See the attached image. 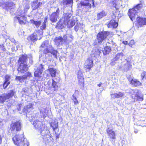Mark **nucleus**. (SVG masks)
I'll return each instance as SVG.
<instances>
[{
    "mask_svg": "<svg viewBox=\"0 0 146 146\" xmlns=\"http://www.w3.org/2000/svg\"><path fill=\"white\" fill-rule=\"evenodd\" d=\"M106 25L108 28L112 27L113 28H116L118 26V23L115 21L114 19H113L106 24Z\"/></svg>",
    "mask_w": 146,
    "mask_h": 146,
    "instance_id": "19",
    "label": "nucleus"
},
{
    "mask_svg": "<svg viewBox=\"0 0 146 146\" xmlns=\"http://www.w3.org/2000/svg\"><path fill=\"white\" fill-rule=\"evenodd\" d=\"M141 81L142 82L144 78H145L146 77V72L143 71L142 72L141 74Z\"/></svg>",
    "mask_w": 146,
    "mask_h": 146,
    "instance_id": "40",
    "label": "nucleus"
},
{
    "mask_svg": "<svg viewBox=\"0 0 146 146\" xmlns=\"http://www.w3.org/2000/svg\"><path fill=\"white\" fill-rule=\"evenodd\" d=\"M50 126L52 127L54 131H55L58 128V123L56 121L54 122L52 124H50Z\"/></svg>",
    "mask_w": 146,
    "mask_h": 146,
    "instance_id": "32",
    "label": "nucleus"
},
{
    "mask_svg": "<svg viewBox=\"0 0 146 146\" xmlns=\"http://www.w3.org/2000/svg\"><path fill=\"white\" fill-rule=\"evenodd\" d=\"M22 123L21 121L18 120L15 121H12L10 125L9 131L14 134L15 132H19L21 130Z\"/></svg>",
    "mask_w": 146,
    "mask_h": 146,
    "instance_id": "3",
    "label": "nucleus"
},
{
    "mask_svg": "<svg viewBox=\"0 0 146 146\" xmlns=\"http://www.w3.org/2000/svg\"><path fill=\"white\" fill-rule=\"evenodd\" d=\"M72 97L73 98L72 99V100L74 102V104L75 105H76L77 104H78L79 102L78 100H77L76 97L75 96H74V95H72Z\"/></svg>",
    "mask_w": 146,
    "mask_h": 146,
    "instance_id": "42",
    "label": "nucleus"
},
{
    "mask_svg": "<svg viewBox=\"0 0 146 146\" xmlns=\"http://www.w3.org/2000/svg\"><path fill=\"white\" fill-rule=\"evenodd\" d=\"M45 46V44L44 43H43L41 45V46L42 48H44Z\"/></svg>",
    "mask_w": 146,
    "mask_h": 146,
    "instance_id": "51",
    "label": "nucleus"
},
{
    "mask_svg": "<svg viewBox=\"0 0 146 146\" xmlns=\"http://www.w3.org/2000/svg\"><path fill=\"white\" fill-rule=\"evenodd\" d=\"M121 53H119L117 54L116 55V57H117V58H119L120 56H121Z\"/></svg>",
    "mask_w": 146,
    "mask_h": 146,
    "instance_id": "49",
    "label": "nucleus"
},
{
    "mask_svg": "<svg viewBox=\"0 0 146 146\" xmlns=\"http://www.w3.org/2000/svg\"><path fill=\"white\" fill-rule=\"evenodd\" d=\"M107 13L104 10L97 14V19L98 20L102 18L107 15Z\"/></svg>",
    "mask_w": 146,
    "mask_h": 146,
    "instance_id": "26",
    "label": "nucleus"
},
{
    "mask_svg": "<svg viewBox=\"0 0 146 146\" xmlns=\"http://www.w3.org/2000/svg\"><path fill=\"white\" fill-rule=\"evenodd\" d=\"M64 40L63 38L61 36L55 38L54 41L55 42H58V41L60 40V42H62Z\"/></svg>",
    "mask_w": 146,
    "mask_h": 146,
    "instance_id": "39",
    "label": "nucleus"
},
{
    "mask_svg": "<svg viewBox=\"0 0 146 146\" xmlns=\"http://www.w3.org/2000/svg\"><path fill=\"white\" fill-rule=\"evenodd\" d=\"M77 93V94H78V90H76L75 91L74 93L75 94Z\"/></svg>",
    "mask_w": 146,
    "mask_h": 146,
    "instance_id": "55",
    "label": "nucleus"
},
{
    "mask_svg": "<svg viewBox=\"0 0 146 146\" xmlns=\"http://www.w3.org/2000/svg\"><path fill=\"white\" fill-rule=\"evenodd\" d=\"M94 63L93 60L91 58H88L85 62L84 68L85 69L86 71H90L91 68L93 66Z\"/></svg>",
    "mask_w": 146,
    "mask_h": 146,
    "instance_id": "12",
    "label": "nucleus"
},
{
    "mask_svg": "<svg viewBox=\"0 0 146 146\" xmlns=\"http://www.w3.org/2000/svg\"><path fill=\"white\" fill-rule=\"evenodd\" d=\"M128 64V63H127V64H125V65H127Z\"/></svg>",
    "mask_w": 146,
    "mask_h": 146,
    "instance_id": "57",
    "label": "nucleus"
},
{
    "mask_svg": "<svg viewBox=\"0 0 146 146\" xmlns=\"http://www.w3.org/2000/svg\"><path fill=\"white\" fill-rule=\"evenodd\" d=\"M58 51L56 50H55L54 49H52L50 51V53L51 54H52L54 58H57V54L58 53Z\"/></svg>",
    "mask_w": 146,
    "mask_h": 146,
    "instance_id": "37",
    "label": "nucleus"
},
{
    "mask_svg": "<svg viewBox=\"0 0 146 146\" xmlns=\"http://www.w3.org/2000/svg\"><path fill=\"white\" fill-rule=\"evenodd\" d=\"M136 98V100L139 101H142L143 100V96L142 95H140L139 94H136L135 96Z\"/></svg>",
    "mask_w": 146,
    "mask_h": 146,
    "instance_id": "31",
    "label": "nucleus"
},
{
    "mask_svg": "<svg viewBox=\"0 0 146 146\" xmlns=\"http://www.w3.org/2000/svg\"><path fill=\"white\" fill-rule=\"evenodd\" d=\"M119 0H112V1H115V2H117Z\"/></svg>",
    "mask_w": 146,
    "mask_h": 146,
    "instance_id": "56",
    "label": "nucleus"
},
{
    "mask_svg": "<svg viewBox=\"0 0 146 146\" xmlns=\"http://www.w3.org/2000/svg\"><path fill=\"white\" fill-rule=\"evenodd\" d=\"M38 36L39 37L38 39L40 40L42 36L41 33L39 30L36 31L32 35L29 36L28 37V40H29L32 42H35L38 39Z\"/></svg>",
    "mask_w": 146,
    "mask_h": 146,
    "instance_id": "9",
    "label": "nucleus"
},
{
    "mask_svg": "<svg viewBox=\"0 0 146 146\" xmlns=\"http://www.w3.org/2000/svg\"><path fill=\"white\" fill-rule=\"evenodd\" d=\"M15 93V92L13 90H11L10 92L7 94H3L0 96V103L3 104L6 100L12 98Z\"/></svg>",
    "mask_w": 146,
    "mask_h": 146,
    "instance_id": "6",
    "label": "nucleus"
},
{
    "mask_svg": "<svg viewBox=\"0 0 146 146\" xmlns=\"http://www.w3.org/2000/svg\"><path fill=\"white\" fill-rule=\"evenodd\" d=\"M135 26L138 28L146 25V18L138 17H137Z\"/></svg>",
    "mask_w": 146,
    "mask_h": 146,
    "instance_id": "10",
    "label": "nucleus"
},
{
    "mask_svg": "<svg viewBox=\"0 0 146 146\" xmlns=\"http://www.w3.org/2000/svg\"><path fill=\"white\" fill-rule=\"evenodd\" d=\"M106 132L108 137L110 139L111 141H113V140H115L116 139L115 132L112 129H110L109 128H108L106 130Z\"/></svg>",
    "mask_w": 146,
    "mask_h": 146,
    "instance_id": "17",
    "label": "nucleus"
},
{
    "mask_svg": "<svg viewBox=\"0 0 146 146\" xmlns=\"http://www.w3.org/2000/svg\"><path fill=\"white\" fill-rule=\"evenodd\" d=\"M18 22L20 25H25L26 23L27 17L25 15L21 16L20 17H16Z\"/></svg>",
    "mask_w": 146,
    "mask_h": 146,
    "instance_id": "22",
    "label": "nucleus"
},
{
    "mask_svg": "<svg viewBox=\"0 0 146 146\" xmlns=\"http://www.w3.org/2000/svg\"><path fill=\"white\" fill-rule=\"evenodd\" d=\"M111 51V47L109 46H106L104 48V49L102 50V52L104 55H106L108 54Z\"/></svg>",
    "mask_w": 146,
    "mask_h": 146,
    "instance_id": "25",
    "label": "nucleus"
},
{
    "mask_svg": "<svg viewBox=\"0 0 146 146\" xmlns=\"http://www.w3.org/2000/svg\"><path fill=\"white\" fill-rule=\"evenodd\" d=\"M31 23L34 24L36 27H38L41 23L40 21H36L33 20H31Z\"/></svg>",
    "mask_w": 146,
    "mask_h": 146,
    "instance_id": "34",
    "label": "nucleus"
},
{
    "mask_svg": "<svg viewBox=\"0 0 146 146\" xmlns=\"http://www.w3.org/2000/svg\"><path fill=\"white\" fill-rule=\"evenodd\" d=\"M63 37L64 38H64V42H67V35H64L63 36Z\"/></svg>",
    "mask_w": 146,
    "mask_h": 146,
    "instance_id": "48",
    "label": "nucleus"
},
{
    "mask_svg": "<svg viewBox=\"0 0 146 146\" xmlns=\"http://www.w3.org/2000/svg\"><path fill=\"white\" fill-rule=\"evenodd\" d=\"M51 137L48 135H46V136H44L43 138V142L45 143H49L50 142V140Z\"/></svg>",
    "mask_w": 146,
    "mask_h": 146,
    "instance_id": "29",
    "label": "nucleus"
},
{
    "mask_svg": "<svg viewBox=\"0 0 146 146\" xmlns=\"http://www.w3.org/2000/svg\"><path fill=\"white\" fill-rule=\"evenodd\" d=\"M42 4L40 2H38V0H35L33 1L31 4L33 10H35L38 9Z\"/></svg>",
    "mask_w": 146,
    "mask_h": 146,
    "instance_id": "21",
    "label": "nucleus"
},
{
    "mask_svg": "<svg viewBox=\"0 0 146 146\" xmlns=\"http://www.w3.org/2000/svg\"><path fill=\"white\" fill-rule=\"evenodd\" d=\"M138 12H137L134 8L129 9L128 10V14L131 20L133 21L135 19V16Z\"/></svg>",
    "mask_w": 146,
    "mask_h": 146,
    "instance_id": "16",
    "label": "nucleus"
},
{
    "mask_svg": "<svg viewBox=\"0 0 146 146\" xmlns=\"http://www.w3.org/2000/svg\"><path fill=\"white\" fill-rule=\"evenodd\" d=\"M52 80L51 86L49 87L48 89V91L51 93H52L55 91H56L59 88V86L57 84V82L55 81L54 79H52Z\"/></svg>",
    "mask_w": 146,
    "mask_h": 146,
    "instance_id": "13",
    "label": "nucleus"
},
{
    "mask_svg": "<svg viewBox=\"0 0 146 146\" xmlns=\"http://www.w3.org/2000/svg\"><path fill=\"white\" fill-rule=\"evenodd\" d=\"M111 34L108 31H102L99 32L96 35V39L98 44H101Z\"/></svg>",
    "mask_w": 146,
    "mask_h": 146,
    "instance_id": "4",
    "label": "nucleus"
},
{
    "mask_svg": "<svg viewBox=\"0 0 146 146\" xmlns=\"http://www.w3.org/2000/svg\"><path fill=\"white\" fill-rule=\"evenodd\" d=\"M59 134H56V139H58L59 138Z\"/></svg>",
    "mask_w": 146,
    "mask_h": 146,
    "instance_id": "52",
    "label": "nucleus"
},
{
    "mask_svg": "<svg viewBox=\"0 0 146 146\" xmlns=\"http://www.w3.org/2000/svg\"><path fill=\"white\" fill-rule=\"evenodd\" d=\"M32 76L31 73L29 72H28L24 75L16 76L15 79L19 81L20 83H22L24 82L25 80H27L28 78L31 77Z\"/></svg>",
    "mask_w": 146,
    "mask_h": 146,
    "instance_id": "11",
    "label": "nucleus"
},
{
    "mask_svg": "<svg viewBox=\"0 0 146 146\" xmlns=\"http://www.w3.org/2000/svg\"><path fill=\"white\" fill-rule=\"evenodd\" d=\"M59 9L57 8L55 12L52 13L50 16V20L52 23L56 22L59 15Z\"/></svg>",
    "mask_w": 146,
    "mask_h": 146,
    "instance_id": "14",
    "label": "nucleus"
},
{
    "mask_svg": "<svg viewBox=\"0 0 146 146\" xmlns=\"http://www.w3.org/2000/svg\"><path fill=\"white\" fill-rule=\"evenodd\" d=\"M2 143V138L1 137V136L0 135V144H1Z\"/></svg>",
    "mask_w": 146,
    "mask_h": 146,
    "instance_id": "53",
    "label": "nucleus"
},
{
    "mask_svg": "<svg viewBox=\"0 0 146 146\" xmlns=\"http://www.w3.org/2000/svg\"><path fill=\"white\" fill-rule=\"evenodd\" d=\"M92 52H93L92 54L94 55V57H95L100 55L101 53V50L100 49L97 48L93 50Z\"/></svg>",
    "mask_w": 146,
    "mask_h": 146,
    "instance_id": "30",
    "label": "nucleus"
},
{
    "mask_svg": "<svg viewBox=\"0 0 146 146\" xmlns=\"http://www.w3.org/2000/svg\"><path fill=\"white\" fill-rule=\"evenodd\" d=\"M123 96V93L121 92H119L118 93L112 94H111V98L112 99L122 98Z\"/></svg>",
    "mask_w": 146,
    "mask_h": 146,
    "instance_id": "23",
    "label": "nucleus"
},
{
    "mask_svg": "<svg viewBox=\"0 0 146 146\" xmlns=\"http://www.w3.org/2000/svg\"><path fill=\"white\" fill-rule=\"evenodd\" d=\"M33 106V105L32 103H29V105L26 106V109L27 110L32 108Z\"/></svg>",
    "mask_w": 146,
    "mask_h": 146,
    "instance_id": "44",
    "label": "nucleus"
},
{
    "mask_svg": "<svg viewBox=\"0 0 146 146\" xmlns=\"http://www.w3.org/2000/svg\"><path fill=\"white\" fill-rule=\"evenodd\" d=\"M127 79L130 84L134 87L141 86L142 85V83L137 79H131L130 78H127Z\"/></svg>",
    "mask_w": 146,
    "mask_h": 146,
    "instance_id": "15",
    "label": "nucleus"
},
{
    "mask_svg": "<svg viewBox=\"0 0 146 146\" xmlns=\"http://www.w3.org/2000/svg\"><path fill=\"white\" fill-rule=\"evenodd\" d=\"M68 17V18L67 19V22L66 25H68V27L69 28H72L75 24V21L74 20H70V14H65V17Z\"/></svg>",
    "mask_w": 146,
    "mask_h": 146,
    "instance_id": "18",
    "label": "nucleus"
},
{
    "mask_svg": "<svg viewBox=\"0 0 146 146\" xmlns=\"http://www.w3.org/2000/svg\"><path fill=\"white\" fill-rule=\"evenodd\" d=\"M47 19V17H45L44 19V21L42 23V25L40 27V29L42 30L45 29L46 27V23Z\"/></svg>",
    "mask_w": 146,
    "mask_h": 146,
    "instance_id": "33",
    "label": "nucleus"
},
{
    "mask_svg": "<svg viewBox=\"0 0 146 146\" xmlns=\"http://www.w3.org/2000/svg\"><path fill=\"white\" fill-rule=\"evenodd\" d=\"M135 42L133 39L131 40L128 43V45L130 47H133L135 45Z\"/></svg>",
    "mask_w": 146,
    "mask_h": 146,
    "instance_id": "41",
    "label": "nucleus"
},
{
    "mask_svg": "<svg viewBox=\"0 0 146 146\" xmlns=\"http://www.w3.org/2000/svg\"><path fill=\"white\" fill-rule=\"evenodd\" d=\"M5 80L4 81V84L9 82V80L11 79V76L9 75H6L4 77Z\"/></svg>",
    "mask_w": 146,
    "mask_h": 146,
    "instance_id": "38",
    "label": "nucleus"
},
{
    "mask_svg": "<svg viewBox=\"0 0 146 146\" xmlns=\"http://www.w3.org/2000/svg\"><path fill=\"white\" fill-rule=\"evenodd\" d=\"M40 68H37L34 73V76L35 77H40L43 70L44 67L42 64H40Z\"/></svg>",
    "mask_w": 146,
    "mask_h": 146,
    "instance_id": "20",
    "label": "nucleus"
},
{
    "mask_svg": "<svg viewBox=\"0 0 146 146\" xmlns=\"http://www.w3.org/2000/svg\"><path fill=\"white\" fill-rule=\"evenodd\" d=\"M68 17H65V15L60 19L57 22L55 28L58 29H62L64 28L66 26L67 22V19Z\"/></svg>",
    "mask_w": 146,
    "mask_h": 146,
    "instance_id": "7",
    "label": "nucleus"
},
{
    "mask_svg": "<svg viewBox=\"0 0 146 146\" xmlns=\"http://www.w3.org/2000/svg\"><path fill=\"white\" fill-rule=\"evenodd\" d=\"M77 77L78 85L80 88L83 89L84 87V78L83 73L81 70L78 71Z\"/></svg>",
    "mask_w": 146,
    "mask_h": 146,
    "instance_id": "8",
    "label": "nucleus"
},
{
    "mask_svg": "<svg viewBox=\"0 0 146 146\" xmlns=\"http://www.w3.org/2000/svg\"><path fill=\"white\" fill-rule=\"evenodd\" d=\"M40 126L37 129L38 131L40 132L41 134H42V133L43 131L44 130L45 128V125L43 124H41L40 125Z\"/></svg>",
    "mask_w": 146,
    "mask_h": 146,
    "instance_id": "35",
    "label": "nucleus"
},
{
    "mask_svg": "<svg viewBox=\"0 0 146 146\" xmlns=\"http://www.w3.org/2000/svg\"><path fill=\"white\" fill-rule=\"evenodd\" d=\"M117 2H115V1H112L111 3L112 4L113 7H116L117 6L116 3Z\"/></svg>",
    "mask_w": 146,
    "mask_h": 146,
    "instance_id": "46",
    "label": "nucleus"
},
{
    "mask_svg": "<svg viewBox=\"0 0 146 146\" xmlns=\"http://www.w3.org/2000/svg\"><path fill=\"white\" fill-rule=\"evenodd\" d=\"M142 1H140L139 2L141 3L137 4L133 7L135 9H136L137 11L138 12L143 8V5L141 3Z\"/></svg>",
    "mask_w": 146,
    "mask_h": 146,
    "instance_id": "27",
    "label": "nucleus"
},
{
    "mask_svg": "<svg viewBox=\"0 0 146 146\" xmlns=\"http://www.w3.org/2000/svg\"><path fill=\"white\" fill-rule=\"evenodd\" d=\"M25 138L23 134L16 135L12 138V140L14 144L17 146H21L24 145Z\"/></svg>",
    "mask_w": 146,
    "mask_h": 146,
    "instance_id": "5",
    "label": "nucleus"
},
{
    "mask_svg": "<svg viewBox=\"0 0 146 146\" xmlns=\"http://www.w3.org/2000/svg\"><path fill=\"white\" fill-rule=\"evenodd\" d=\"M102 84V83H100L99 84H98V87H100L101 86Z\"/></svg>",
    "mask_w": 146,
    "mask_h": 146,
    "instance_id": "54",
    "label": "nucleus"
},
{
    "mask_svg": "<svg viewBox=\"0 0 146 146\" xmlns=\"http://www.w3.org/2000/svg\"><path fill=\"white\" fill-rule=\"evenodd\" d=\"M79 27L78 25H76L74 27V30L76 31H77L78 30Z\"/></svg>",
    "mask_w": 146,
    "mask_h": 146,
    "instance_id": "47",
    "label": "nucleus"
},
{
    "mask_svg": "<svg viewBox=\"0 0 146 146\" xmlns=\"http://www.w3.org/2000/svg\"><path fill=\"white\" fill-rule=\"evenodd\" d=\"M41 123L40 121H39L36 120L35 121H34L33 123V125L35 128L37 129L39 127H40V125L41 124Z\"/></svg>",
    "mask_w": 146,
    "mask_h": 146,
    "instance_id": "36",
    "label": "nucleus"
},
{
    "mask_svg": "<svg viewBox=\"0 0 146 146\" xmlns=\"http://www.w3.org/2000/svg\"><path fill=\"white\" fill-rule=\"evenodd\" d=\"M28 58V55L25 54L20 56L17 60L18 73H24L29 70V66L27 63Z\"/></svg>",
    "mask_w": 146,
    "mask_h": 146,
    "instance_id": "1",
    "label": "nucleus"
},
{
    "mask_svg": "<svg viewBox=\"0 0 146 146\" xmlns=\"http://www.w3.org/2000/svg\"><path fill=\"white\" fill-rule=\"evenodd\" d=\"M10 84V82H8L4 84L3 82V89H6L8 86Z\"/></svg>",
    "mask_w": 146,
    "mask_h": 146,
    "instance_id": "43",
    "label": "nucleus"
},
{
    "mask_svg": "<svg viewBox=\"0 0 146 146\" xmlns=\"http://www.w3.org/2000/svg\"><path fill=\"white\" fill-rule=\"evenodd\" d=\"M43 52L44 54H47L48 53L50 52V51L48 48H45L43 51Z\"/></svg>",
    "mask_w": 146,
    "mask_h": 146,
    "instance_id": "45",
    "label": "nucleus"
},
{
    "mask_svg": "<svg viewBox=\"0 0 146 146\" xmlns=\"http://www.w3.org/2000/svg\"><path fill=\"white\" fill-rule=\"evenodd\" d=\"M49 74L52 77H55L56 76V70L54 68H49L47 69Z\"/></svg>",
    "mask_w": 146,
    "mask_h": 146,
    "instance_id": "24",
    "label": "nucleus"
},
{
    "mask_svg": "<svg viewBox=\"0 0 146 146\" xmlns=\"http://www.w3.org/2000/svg\"><path fill=\"white\" fill-rule=\"evenodd\" d=\"M86 1L87 2H85L84 1H81L77 6L78 9H82V11L86 12L92 7V5L89 3L91 1H92L93 7H94L95 6L94 0H86Z\"/></svg>",
    "mask_w": 146,
    "mask_h": 146,
    "instance_id": "2",
    "label": "nucleus"
},
{
    "mask_svg": "<svg viewBox=\"0 0 146 146\" xmlns=\"http://www.w3.org/2000/svg\"><path fill=\"white\" fill-rule=\"evenodd\" d=\"M122 43L125 45H127L128 44V41H123Z\"/></svg>",
    "mask_w": 146,
    "mask_h": 146,
    "instance_id": "50",
    "label": "nucleus"
},
{
    "mask_svg": "<svg viewBox=\"0 0 146 146\" xmlns=\"http://www.w3.org/2000/svg\"><path fill=\"white\" fill-rule=\"evenodd\" d=\"M73 0H63L61 2V5H65L70 4H73Z\"/></svg>",
    "mask_w": 146,
    "mask_h": 146,
    "instance_id": "28",
    "label": "nucleus"
}]
</instances>
